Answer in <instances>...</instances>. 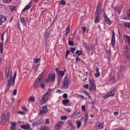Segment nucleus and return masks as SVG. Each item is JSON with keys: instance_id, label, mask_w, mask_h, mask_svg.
<instances>
[{"instance_id": "obj_1", "label": "nucleus", "mask_w": 130, "mask_h": 130, "mask_svg": "<svg viewBox=\"0 0 130 130\" xmlns=\"http://www.w3.org/2000/svg\"><path fill=\"white\" fill-rule=\"evenodd\" d=\"M5 77L6 79L8 87L6 90H8L10 86H14L15 84V79L16 76L17 72L15 71L12 77V72L10 69L8 67H6L5 69Z\"/></svg>"}, {"instance_id": "obj_2", "label": "nucleus", "mask_w": 130, "mask_h": 130, "mask_svg": "<svg viewBox=\"0 0 130 130\" xmlns=\"http://www.w3.org/2000/svg\"><path fill=\"white\" fill-rule=\"evenodd\" d=\"M101 6V4H99L96 8V11L95 12V23H98L99 21V18L101 12L100 8Z\"/></svg>"}, {"instance_id": "obj_3", "label": "nucleus", "mask_w": 130, "mask_h": 130, "mask_svg": "<svg viewBox=\"0 0 130 130\" xmlns=\"http://www.w3.org/2000/svg\"><path fill=\"white\" fill-rule=\"evenodd\" d=\"M9 113V112H6L3 113L2 115L1 124L4 125L5 124L8 119L9 118L8 116Z\"/></svg>"}, {"instance_id": "obj_4", "label": "nucleus", "mask_w": 130, "mask_h": 130, "mask_svg": "<svg viewBox=\"0 0 130 130\" xmlns=\"http://www.w3.org/2000/svg\"><path fill=\"white\" fill-rule=\"evenodd\" d=\"M49 96L45 94L42 97V99L40 101V104L43 105L48 100Z\"/></svg>"}, {"instance_id": "obj_5", "label": "nucleus", "mask_w": 130, "mask_h": 130, "mask_svg": "<svg viewBox=\"0 0 130 130\" xmlns=\"http://www.w3.org/2000/svg\"><path fill=\"white\" fill-rule=\"evenodd\" d=\"M55 74L53 73L50 74L47 79L45 80L46 82H53L55 81Z\"/></svg>"}, {"instance_id": "obj_6", "label": "nucleus", "mask_w": 130, "mask_h": 130, "mask_svg": "<svg viewBox=\"0 0 130 130\" xmlns=\"http://www.w3.org/2000/svg\"><path fill=\"white\" fill-rule=\"evenodd\" d=\"M125 57L128 59H130V50L126 46L124 48Z\"/></svg>"}, {"instance_id": "obj_7", "label": "nucleus", "mask_w": 130, "mask_h": 130, "mask_svg": "<svg viewBox=\"0 0 130 130\" xmlns=\"http://www.w3.org/2000/svg\"><path fill=\"white\" fill-rule=\"evenodd\" d=\"M69 86V80L67 77H64L63 83V87L66 89L68 88Z\"/></svg>"}, {"instance_id": "obj_8", "label": "nucleus", "mask_w": 130, "mask_h": 130, "mask_svg": "<svg viewBox=\"0 0 130 130\" xmlns=\"http://www.w3.org/2000/svg\"><path fill=\"white\" fill-rule=\"evenodd\" d=\"M112 36L111 38V44L112 46L113 47H114L115 44V36L114 32L113 31L112 32Z\"/></svg>"}, {"instance_id": "obj_9", "label": "nucleus", "mask_w": 130, "mask_h": 130, "mask_svg": "<svg viewBox=\"0 0 130 130\" xmlns=\"http://www.w3.org/2000/svg\"><path fill=\"white\" fill-rule=\"evenodd\" d=\"M7 20V18L6 17L2 15H0V25H2Z\"/></svg>"}, {"instance_id": "obj_10", "label": "nucleus", "mask_w": 130, "mask_h": 130, "mask_svg": "<svg viewBox=\"0 0 130 130\" xmlns=\"http://www.w3.org/2000/svg\"><path fill=\"white\" fill-rule=\"evenodd\" d=\"M64 122L62 121H60L58 122L56 124V127L57 129H60L61 127V126L64 124Z\"/></svg>"}, {"instance_id": "obj_11", "label": "nucleus", "mask_w": 130, "mask_h": 130, "mask_svg": "<svg viewBox=\"0 0 130 130\" xmlns=\"http://www.w3.org/2000/svg\"><path fill=\"white\" fill-rule=\"evenodd\" d=\"M48 109L45 110H41L40 111L39 115L40 116H43L44 114L48 112Z\"/></svg>"}, {"instance_id": "obj_12", "label": "nucleus", "mask_w": 130, "mask_h": 130, "mask_svg": "<svg viewBox=\"0 0 130 130\" xmlns=\"http://www.w3.org/2000/svg\"><path fill=\"white\" fill-rule=\"evenodd\" d=\"M89 90L91 91L94 92L96 90V85H90Z\"/></svg>"}, {"instance_id": "obj_13", "label": "nucleus", "mask_w": 130, "mask_h": 130, "mask_svg": "<svg viewBox=\"0 0 130 130\" xmlns=\"http://www.w3.org/2000/svg\"><path fill=\"white\" fill-rule=\"evenodd\" d=\"M41 77V76L39 75L36 80L35 85H37V87L39 86V85L38 84L40 83Z\"/></svg>"}, {"instance_id": "obj_14", "label": "nucleus", "mask_w": 130, "mask_h": 130, "mask_svg": "<svg viewBox=\"0 0 130 130\" xmlns=\"http://www.w3.org/2000/svg\"><path fill=\"white\" fill-rule=\"evenodd\" d=\"M121 9L122 8L119 7L115 8H114L115 11L117 13H120Z\"/></svg>"}, {"instance_id": "obj_15", "label": "nucleus", "mask_w": 130, "mask_h": 130, "mask_svg": "<svg viewBox=\"0 0 130 130\" xmlns=\"http://www.w3.org/2000/svg\"><path fill=\"white\" fill-rule=\"evenodd\" d=\"M42 123V121H39L36 122H34L32 124L33 127L35 126H37Z\"/></svg>"}, {"instance_id": "obj_16", "label": "nucleus", "mask_w": 130, "mask_h": 130, "mask_svg": "<svg viewBox=\"0 0 130 130\" xmlns=\"http://www.w3.org/2000/svg\"><path fill=\"white\" fill-rule=\"evenodd\" d=\"M103 126V124L102 123H100L99 122H98L96 124V127L99 129H101L102 128Z\"/></svg>"}, {"instance_id": "obj_17", "label": "nucleus", "mask_w": 130, "mask_h": 130, "mask_svg": "<svg viewBox=\"0 0 130 130\" xmlns=\"http://www.w3.org/2000/svg\"><path fill=\"white\" fill-rule=\"evenodd\" d=\"M89 82L90 85H95V81L93 78H90L89 79Z\"/></svg>"}, {"instance_id": "obj_18", "label": "nucleus", "mask_w": 130, "mask_h": 130, "mask_svg": "<svg viewBox=\"0 0 130 130\" xmlns=\"http://www.w3.org/2000/svg\"><path fill=\"white\" fill-rule=\"evenodd\" d=\"M104 19L105 20V21L106 22V23L109 25H110L111 24V21L108 18L107 16L106 15H105L104 17Z\"/></svg>"}, {"instance_id": "obj_19", "label": "nucleus", "mask_w": 130, "mask_h": 130, "mask_svg": "<svg viewBox=\"0 0 130 130\" xmlns=\"http://www.w3.org/2000/svg\"><path fill=\"white\" fill-rule=\"evenodd\" d=\"M11 128L10 130H15L16 126V124L14 123H11Z\"/></svg>"}, {"instance_id": "obj_20", "label": "nucleus", "mask_w": 130, "mask_h": 130, "mask_svg": "<svg viewBox=\"0 0 130 130\" xmlns=\"http://www.w3.org/2000/svg\"><path fill=\"white\" fill-rule=\"evenodd\" d=\"M32 4V3L30 2L27 6L25 7V10L29 9L30 8Z\"/></svg>"}, {"instance_id": "obj_21", "label": "nucleus", "mask_w": 130, "mask_h": 130, "mask_svg": "<svg viewBox=\"0 0 130 130\" xmlns=\"http://www.w3.org/2000/svg\"><path fill=\"white\" fill-rule=\"evenodd\" d=\"M115 88H114L113 89L110 91L108 93L110 96L114 95L115 93Z\"/></svg>"}, {"instance_id": "obj_22", "label": "nucleus", "mask_w": 130, "mask_h": 130, "mask_svg": "<svg viewBox=\"0 0 130 130\" xmlns=\"http://www.w3.org/2000/svg\"><path fill=\"white\" fill-rule=\"evenodd\" d=\"M69 101L68 99L63 100L62 101V103L64 106H66L67 105L66 104L69 103Z\"/></svg>"}, {"instance_id": "obj_23", "label": "nucleus", "mask_w": 130, "mask_h": 130, "mask_svg": "<svg viewBox=\"0 0 130 130\" xmlns=\"http://www.w3.org/2000/svg\"><path fill=\"white\" fill-rule=\"evenodd\" d=\"M52 91V89H48L47 91L45 93V94L48 95V96H51V93H49Z\"/></svg>"}, {"instance_id": "obj_24", "label": "nucleus", "mask_w": 130, "mask_h": 130, "mask_svg": "<svg viewBox=\"0 0 130 130\" xmlns=\"http://www.w3.org/2000/svg\"><path fill=\"white\" fill-rule=\"evenodd\" d=\"M50 35V34L48 32H45L44 37L45 40L47 39L48 38Z\"/></svg>"}, {"instance_id": "obj_25", "label": "nucleus", "mask_w": 130, "mask_h": 130, "mask_svg": "<svg viewBox=\"0 0 130 130\" xmlns=\"http://www.w3.org/2000/svg\"><path fill=\"white\" fill-rule=\"evenodd\" d=\"M70 28H69V26L68 25L67 26V29H66V36H67L68 34L70 32Z\"/></svg>"}, {"instance_id": "obj_26", "label": "nucleus", "mask_w": 130, "mask_h": 130, "mask_svg": "<svg viewBox=\"0 0 130 130\" xmlns=\"http://www.w3.org/2000/svg\"><path fill=\"white\" fill-rule=\"evenodd\" d=\"M82 92L85 93L88 97L89 98H91L89 94L86 91H82Z\"/></svg>"}, {"instance_id": "obj_27", "label": "nucleus", "mask_w": 130, "mask_h": 130, "mask_svg": "<svg viewBox=\"0 0 130 130\" xmlns=\"http://www.w3.org/2000/svg\"><path fill=\"white\" fill-rule=\"evenodd\" d=\"M82 51H81L77 50L76 51V54L78 55H80L82 54Z\"/></svg>"}, {"instance_id": "obj_28", "label": "nucleus", "mask_w": 130, "mask_h": 130, "mask_svg": "<svg viewBox=\"0 0 130 130\" xmlns=\"http://www.w3.org/2000/svg\"><path fill=\"white\" fill-rule=\"evenodd\" d=\"M40 130H49V128L47 126H44L41 127Z\"/></svg>"}, {"instance_id": "obj_29", "label": "nucleus", "mask_w": 130, "mask_h": 130, "mask_svg": "<svg viewBox=\"0 0 130 130\" xmlns=\"http://www.w3.org/2000/svg\"><path fill=\"white\" fill-rule=\"evenodd\" d=\"M35 99L34 97L31 96L29 98V102H34L35 101Z\"/></svg>"}, {"instance_id": "obj_30", "label": "nucleus", "mask_w": 130, "mask_h": 130, "mask_svg": "<svg viewBox=\"0 0 130 130\" xmlns=\"http://www.w3.org/2000/svg\"><path fill=\"white\" fill-rule=\"evenodd\" d=\"M60 119L62 120H66L67 119V117L66 116H62L60 117Z\"/></svg>"}, {"instance_id": "obj_31", "label": "nucleus", "mask_w": 130, "mask_h": 130, "mask_svg": "<svg viewBox=\"0 0 130 130\" xmlns=\"http://www.w3.org/2000/svg\"><path fill=\"white\" fill-rule=\"evenodd\" d=\"M76 124L77 125L78 127V128H80V126L81 124L80 121H78L76 122Z\"/></svg>"}, {"instance_id": "obj_32", "label": "nucleus", "mask_w": 130, "mask_h": 130, "mask_svg": "<svg viewBox=\"0 0 130 130\" xmlns=\"http://www.w3.org/2000/svg\"><path fill=\"white\" fill-rule=\"evenodd\" d=\"M12 0H3L4 3L6 4L9 3L11 2Z\"/></svg>"}, {"instance_id": "obj_33", "label": "nucleus", "mask_w": 130, "mask_h": 130, "mask_svg": "<svg viewBox=\"0 0 130 130\" xmlns=\"http://www.w3.org/2000/svg\"><path fill=\"white\" fill-rule=\"evenodd\" d=\"M59 76H63L64 75V73L63 71H60L58 74Z\"/></svg>"}, {"instance_id": "obj_34", "label": "nucleus", "mask_w": 130, "mask_h": 130, "mask_svg": "<svg viewBox=\"0 0 130 130\" xmlns=\"http://www.w3.org/2000/svg\"><path fill=\"white\" fill-rule=\"evenodd\" d=\"M16 9V7L15 6H12L11 8V10L12 12L15 11Z\"/></svg>"}, {"instance_id": "obj_35", "label": "nucleus", "mask_w": 130, "mask_h": 130, "mask_svg": "<svg viewBox=\"0 0 130 130\" xmlns=\"http://www.w3.org/2000/svg\"><path fill=\"white\" fill-rule=\"evenodd\" d=\"M49 119L48 118H46L45 120V123L46 124H48L50 123Z\"/></svg>"}, {"instance_id": "obj_36", "label": "nucleus", "mask_w": 130, "mask_h": 130, "mask_svg": "<svg viewBox=\"0 0 130 130\" xmlns=\"http://www.w3.org/2000/svg\"><path fill=\"white\" fill-rule=\"evenodd\" d=\"M17 113L20 115H23L24 114V111H18Z\"/></svg>"}, {"instance_id": "obj_37", "label": "nucleus", "mask_w": 130, "mask_h": 130, "mask_svg": "<svg viewBox=\"0 0 130 130\" xmlns=\"http://www.w3.org/2000/svg\"><path fill=\"white\" fill-rule=\"evenodd\" d=\"M110 96L109 95V94L108 93L107 94L104 96V99H106Z\"/></svg>"}, {"instance_id": "obj_38", "label": "nucleus", "mask_w": 130, "mask_h": 130, "mask_svg": "<svg viewBox=\"0 0 130 130\" xmlns=\"http://www.w3.org/2000/svg\"><path fill=\"white\" fill-rule=\"evenodd\" d=\"M17 91L16 89L14 90L13 92V95H15L17 93Z\"/></svg>"}, {"instance_id": "obj_39", "label": "nucleus", "mask_w": 130, "mask_h": 130, "mask_svg": "<svg viewBox=\"0 0 130 130\" xmlns=\"http://www.w3.org/2000/svg\"><path fill=\"white\" fill-rule=\"evenodd\" d=\"M95 76L96 77H98L100 75V72H97L94 74Z\"/></svg>"}, {"instance_id": "obj_40", "label": "nucleus", "mask_w": 130, "mask_h": 130, "mask_svg": "<svg viewBox=\"0 0 130 130\" xmlns=\"http://www.w3.org/2000/svg\"><path fill=\"white\" fill-rule=\"evenodd\" d=\"M69 44V45L73 46V42L72 41H69L68 42Z\"/></svg>"}, {"instance_id": "obj_41", "label": "nucleus", "mask_w": 130, "mask_h": 130, "mask_svg": "<svg viewBox=\"0 0 130 130\" xmlns=\"http://www.w3.org/2000/svg\"><path fill=\"white\" fill-rule=\"evenodd\" d=\"M29 127L30 125H25V129H26V130L30 128Z\"/></svg>"}, {"instance_id": "obj_42", "label": "nucleus", "mask_w": 130, "mask_h": 130, "mask_svg": "<svg viewBox=\"0 0 130 130\" xmlns=\"http://www.w3.org/2000/svg\"><path fill=\"white\" fill-rule=\"evenodd\" d=\"M40 60V59L39 58H37L36 59H34V62L35 63H37L38 62H39Z\"/></svg>"}, {"instance_id": "obj_43", "label": "nucleus", "mask_w": 130, "mask_h": 130, "mask_svg": "<svg viewBox=\"0 0 130 130\" xmlns=\"http://www.w3.org/2000/svg\"><path fill=\"white\" fill-rule=\"evenodd\" d=\"M60 4L61 5H64L66 4V3L63 1H61L60 2Z\"/></svg>"}, {"instance_id": "obj_44", "label": "nucleus", "mask_w": 130, "mask_h": 130, "mask_svg": "<svg viewBox=\"0 0 130 130\" xmlns=\"http://www.w3.org/2000/svg\"><path fill=\"white\" fill-rule=\"evenodd\" d=\"M62 97L63 98H66L67 97V94L66 93L64 94L63 96Z\"/></svg>"}, {"instance_id": "obj_45", "label": "nucleus", "mask_w": 130, "mask_h": 130, "mask_svg": "<svg viewBox=\"0 0 130 130\" xmlns=\"http://www.w3.org/2000/svg\"><path fill=\"white\" fill-rule=\"evenodd\" d=\"M82 29L83 30V32H85L86 31V28L84 26H83L82 27Z\"/></svg>"}, {"instance_id": "obj_46", "label": "nucleus", "mask_w": 130, "mask_h": 130, "mask_svg": "<svg viewBox=\"0 0 130 130\" xmlns=\"http://www.w3.org/2000/svg\"><path fill=\"white\" fill-rule=\"evenodd\" d=\"M82 109L84 111H85V107L84 105H82Z\"/></svg>"}, {"instance_id": "obj_47", "label": "nucleus", "mask_w": 130, "mask_h": 130, "mask_svg": "<svg viewBox=\"0 0 130 130\" xmlns=\"http://www.w3.org/2000/svg\"><path fill=\"white\" fill-rule=\"evenodd\" d=\"M20 20L21 22L24 24V18L22 17L21 18Z\"/></svg>"}, {"instance_id": "obj_48", "label": "nucleus", "mask_w": 130, "mask_h": 130, "mask_svg": "<svg viewBox=\"0 0 130 130\" xmlns=\"http://www.w3.org/2000/svg\"><path fill=\"white\" fill-rule=\"evenodd\" d=\"M125 25L130 29V23H127Z\"/></svg>"}, {"instance_id": "obj_49", "label": "nucleus", "mask_w": 130, "mask_h": 130, "mask_svg": "<svg viewBox=\"0 0 130 130\" xmlns=\"http://www.w3.org/2000/svg\"><path fill=\"white\" fill-rule=\"evenodd\" d=\"M84 117H88V115L87 112H85L84 113Z\"/></svg>"}, {"instance_id": "obj_50", "label": "nucleus", "mask_w": 130, "mask_h": 130, "mask_svg": "<svg viewBox=\"0 0 130 130\" xmlns=\"http://www.w3.org/2000/svg\"><path fill=\"white\" fill-rule=\"evenodd\" d=\"M88 117H84V122L85 124L86 123L87 121L88 120Z\"/></svg>"}, {"instance_id": "obj_51", "label": "nucleus", "mask_w": 130, "mask_h": 130, "mask_svg": "<svg viewBox=\"0 0 130 130\" xmlns=\"http://www.w3.org/2000/svg\"><path fill=\"white\" fill-rule=\"evenodd\" d=\"M75 49H74V48H72L71 49V50L70 51L71 52H72V53H73L75 51Z\"/></svg>"}, {"instance_id": "obj_52", "label": "nucleus", "mask_w": 130, "mask_h": 130, "mask_svg": "<svg viewBox=\"0 0 130 130\" xmlns=\"http://www.w3.org/2000/svg\"><path fill=\"white\" fill-rule=\"evenodd\" d=\"M56 92L57 93H62L63 92V91L59 89H57L56 91Z\"/></svg>"}, {"instance_id": "obj_53", "label": "nucleus", "mask_w": 130, "mask_h": 130, "mask_svg": "<svg viewBox=\"0 0 130 130\" xmlns=\"http://www.w3.org/2000/svg\"><path fill=\"white\" fill-rule=\"evenodd\" d=\"M127 39L128 40V43L129 45L130 46V37H129V36H127Z\"/></svg>"}, {"instance_id": "obj_54", "label": "nucleus", "mask_w": 130, "mask_h": 130, "mask_svg": "<svg viewBox=\"0 0 130 130\" xmlns=\"http://www.w3.org/2000/svg\"><path fill=\"white\" fill-rule=\"evenodd\" d=\"M84 87L86 88L87 89H88V84H86L84 85Z\"/></svg>"}, {"instance_id": "obj_55", "label": "nucleus", "mask_w": 130, "mask_h": 130, "mask_svg": "<svg viewBox=\"0 0 130 130\" xmlns=\"http://www.w3.org/2000/svg\"><path fill=\"white\" fill-rule=\"evenodd\" d=\"M118 111L115 112H114L113 114L115 116H117L118 115Z\"/></svg>"}, {"instance_id": "obj_56", "label": "nucleus", "mask_w": 130, "mask_h": 130, "mask_svg": "<svg viewBox=\"0 0 130 130\" xmlns=\"http://www.w3.org/2000/svg\"><path fill=\"white\" fill-rule=\"evenodd\" d=\"M42 109H44L47 108V106L46 105L43 106L42 108Z\"/></svg>"}, {"instance_id": "obj_57", "label": "nucleus", "mask_w": 130, "mask_h": 130, "mask_svg": "<svg viewBox=\"0 0 130 130\" xmlns=\"http://www.w3.org/2000/svg\"><path fill=\"white\" fill-rule=\"evenodd\" d=\"M71 110L70 109H67V111L68 113H69L71 112Z\"/></svg>"}, {"instance_id": "obj_58", "label": "nucleus", "mask_w": 130, "mask_h": 130, "mask_svg": "<svg viewBox=\"0 0 130 130\" xmlns=\"http://www.w3.org/2000/svg\"><path fill=\"white\" fill-rule=\"evenodd\" d=\"M81 60L78 57L76 58V61H78L80 60Z\"/></svg>"}, {"instance_id": "obj_59", "label": "nucleus", "mask_w": 130, "mask_h": 130, "mask_svg": "<svg viewBox=\"0 0 130 130\" xmlns=\"http://www.w3.org/2000/svg\"><path fill=\"white\" fill-rule=\"evenodd\" d=\"M45 85L43 84H41V87L42 88H44V87Z\"/></svg>"}, {"instance_id": "obj_60", "label": "nucleus", "mask_w": 130, "mask_h": 130, "mask_svg": "<svg viewBox=\"0 0 130 130\" xmlns=\"http://www.w3.org/2000/svg\"><path fill=\"white\" fill-rule=\"evenodd\" d=\"M55 70L56 72H57L58 74V73L59 72V71H60L58 69L56 68L55 69Z\"/></svg>"}, {"instance_id": "obj_61", "label": "nucleus", "mask_w": 130, "mask_h": 130, "mask_svg": "<svg viewBox=\"0 0 130 130\" xmlns=\"http://www.w3.org/2000/svg\"><path fill=\"white\" fill-rule=\"evenodd\" d=\"M0 52L2 53L3 52V47H0Z\"/></svg>"}, {"instance_id": "obj_62", "label": "nucleus", "mask_w": 130, "mask_h": 130, "mask_svg": "<svg viewBox=\"0 0 130 130\" xmlns=\"http://www.w3.org/2000/svg\"><path fill=\"white\" fill-rule=\"evenodd\" d=\"M79 96L82 99H84V97L83 95H79Z\"/></svg>"}, {"instance_id": "obj_63", "label": "nucleus", "mask_w": 130, "mask_h": 130, "mask_svg": "<svg viewBox=\"0 0 130 130\" xmlns=\"http://www.w3.org/2000/svg\"><path fill=\"white\" fill-rule=\"evenodd\" d=\"M70 51H67L66 53V55H68V54H69L70 53Z\"/></svg>"}, {"instance_id": "obj_64", "label": "nucleus", "mask_w": 130, "mask_h": 130, "mask_svg": "<svg viewBox=\"0 0 130 130\" xmlns=\"http://www.w3.org/2000/svg\"><path fill=\"white\" fill-rule=\"evenodd\" d=\"M127 14H128V16L129 17H130V9L129 10V12H128Z\"/></svg>"}]
</instances>
